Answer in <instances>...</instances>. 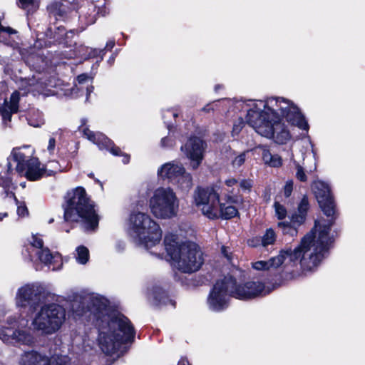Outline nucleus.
Wrapping results in <instances>:
<instances>
[{
	"label": "nucleus",
	"instance_id": "nucleus-64",
	"mask_svg": "<svg viewBox=\"0 0 365 365\" xmlns=\"http://www.w3.org/2000/svg\"><path fill=\"white\" fill-rule=\"evenodd\" d=\"M12 171H13L12 165H11V163L9 162L7 163V169H6V173H5V175L10 176V175L12 173Z\"/></svg>",
	"mask_w": 365,
	"mask_h": 365
},
{
	"label": "nucleus",
	"instance_id": "nucleus-7",
	"mask_svg": "<svg viewBox=\"0 0 365 365\" xmlns=\"http://www.w3.org/2000/svg\"><path fill=\"white\" fill-rule=\"evenodd\" d=\"M35 153L30 145L14 148L11 151L13 160L16 163V171L24 176L29 181L41 180L45 175L46 169L41 168V162L37 157H34Z\"/></svg>",
	"mask_w": 365,
	"mask_h": 365
},
{
	"label": "nucleus",
	"instance_id": "nucleus-32",
	"mask_svg": "<svg viewBox=\"0 0 365 365\" xmlns=\"http://www.w3.org/2000/svg\"><path fill=\"white\" fill-rule=\"evenodd\" d=\"M19 7L27 11L28 13H34L38 8L36 0H19Z\"/></svg>",
	"mask_w": 365,
	"mask_h": 365
},
{
	"label": "nucleus",
	"instance_id": "nucleus-62",
	"mask_svg": "<svg viewBox=\"0 0 365 365\" xmlns=\"http://www.w3.org/2000/svg\"><path fill=\"white\" fill-rule=\"evenodd\" d=\"M169 141H170V138L168 136L163 137L160 141L162 146H163V147L167 146Z\"/></svg>",
	"mask_w": 365,
	"mask_h": 365
},
{
	"label": "nucleus",
	"instance_id": "nucleus-55",
	"mask_svg": "<svg viewBox=\"0 0 365 365\" xmlns=\"http://www.w3.org/2000/svg\"><path fill=\"white\" fill-rule=\"evenodd\" d=\"M214 106L212 103H209L206 104L202 109L201 111L205 113H210L214 111Z\"/></svg>",
	"mask_w": 365,
	"mask_h": 365
},
{
	"label": "nucleus",
	"instance_id": "nucleus-57",
	"mask_svg": "<svg viewBox=\"0 0 365 365\" xmlns=\"http://www.w3.org/2000/svg\"><path fill=\"white\" fill-rule=\"evenodd\" d=\"M115 40H109L107 43H106V45L105 46V48H103L104 49V51H111L113 49V48L115 46Z\"/></svg>",
	"mask_w": 365,
	"mask_h": 365
},
{
	"label": "nucleus",
	"instance_id": "nucleus-42",
	"mask_svg": "<svg viewBox=\"0 0 365 365\" xmlns=\"http://www.w3.org/2000/svg\"><path fill=\"white\" fill-rule=\"evenodd\" d=\"M246 160V152H242L232 161V165L234 168L241 167L245 162Z\"/></svg>",
	"mask_w": 365,
	"mask_h": 365
},
{
	"label": "nucleus",
	"instance_id": "nucleus-28",
	"mask_svg": "<svg viewBox=\"0 0 365 365\" xmlns=\"http://www.w3.org/2000/svg\"><path fill=\"white\" fill-rule=\"evenodd\" d=\"M16 329L14 327H1L0 328V339L5 343H14Z\"/></svg>",
	"mask_w": 365,
	"mask_h": 365
},
{
	"label": "nucleus",
	"instance_id": "nucleus-31",
	"mask_svg": "<svg viewBox=\"0 0 365 365\" xmlns=\"http://www.w3.org/2000/svg\"><path fill=\"white\" fill-rule=\"evenodd\" d=\"M31 341V336L30 334L23 330H16L15 336H14V342L27 344Z\"/></svg>",
	"mask_w": 365,
	"mask_h": 365
},
{
	"label": "nucleus",
	"instance_id": "nucleus-61",
	"mask_svg": "<svg viewBox=\"0 0 365 365\" xmlns=\"http://www.w3.org/2000/svg\"><path fill=\"white\" fill-rule=\"evenodd\" d=\"M7 323L9 325V327H14L16 324L17 322L15 318L9 317L7 320Z\"/></svg>",
	"mask_w": 365,
	"mask_h": 365
},
{
	"label": "nucleus",
	"instance_id": "nucleus-58",
	"mask_svg": "<svg viewBox=\"0 0 365 365\" xmlns=\"http://www.w3.org/2000/svg\"><path fill=\"white\" fill-rule=\"evenodd\" d=\"M88 78V76L86 73H82L77 76V81L79 83H85Z\"/></svg>",
	"mask_w": 365,
	"mask_h": 365
},
{
	"label": "nucleus",
	"instance_id": "nucleus-20",
	"mask_svg": "<svg viewBox=\"0 0 365 365\" xmlns=\"http://www.w3.org/2000/svg\"><path fill=\"white\" fill-rule=\"evenodd\" d=\"M21 365H66V363L59 356L51 360L48 356L32 350L24 352L21 356Z\"/></svg>",
	"mask_w": 365,
	"mask_h": 365
},
{
	"label": "nucleus",
	"instance_id": "nucleus-49",
	"mask_svg": "<svg viewBox=\"0 0 365 365\" xmlns=\"http://www.w3.org/2000/svg\"><path fill=\"white\" fill-rule=\"evenodd\" d=\"M225 203L232 205V204H238L239 202H242L243 201L242 198H241L240 201L238 196L230 195H227L225 197Z\"/></svg>",
	"mask_w": 365,
	"mask_h": 365
},
{
	"label": "nucleus",
	"instance_id": "nucleus-9",
	"mask_svg": "<svg viewBox=\"0 0 365 365\" xmlns=\"http://www.w3.org/2000/svg\"><path fill=\"white\" fill-rule=\"evenodd\" d=\"M277 101L273 98H267L264 106V110H260L255 105L247 110L245 119L246 123L255 128L262 136H272L273 135L272 118L277 113L274 106Z\"/></svg>",
	"mask_w": 365,
	"mask_h": 365
},
{
	"label": "nucleus",
	"instance_id": "nucleus-10",
	"mask_svg": "<svg viewBox=\"0 0 365 365\" xmlns=\"http://www.w3.org/2000/svg\"><path fill=\"white\" fill-rule=\"evenodd\" d=\"M66 319V310L63 306L51 303L43 306L33 321L36 329L46 334L58 331Z\"/></svg>",
	"mask_w": 365,
	"mask_h": 365
},
{
	"label": "nucleus",
	"instance_id": "nucleus-37",
	"mask_svg": "<svg viewBox=\"0 0 365 365\" xmlns=\"http://www.w3.org/2000/svg\"><path fill=\"white\" fill-rule=\"evenodd\" d=\"M309 209V199H308V197L305 195L302 197V198L301 199V200L298 205L297 212L307 216Z\"/></svg>",
	"mask_w": 365,
	"mask_h": 365
},
{
	"label": "nucleus",
	"instance_id": "nucleus-29",
	"mask_svg": "<svg viewBox=\"0 0 365 365\" xmlns=\"http://www.w3.org/2000/svg\"><path fill=\"white\" fill-rule=\"evenodd\" d=\"M277 227L281 229L283 235H288L289 236H296L298 233V228L294 226L291 222H279Z\"/></svg>",
	"mask_w": 365,
	"mask_h": 365
},
{
	"label": "nucleus",
	"instance_id": "nucleus-63",
	"mask_svg": "<svg viewBox=\"0 0 365 365\" xmlns=\"http://www.w3.org/2000/svg\"><path fill=\"white\" fill-rule=\"evenodd\" d=\"M221 250H222V255H223L226 258H227V259H229L231 258V257L229 255V254H228V252H227V247H226L222 246V247Z\"/></svg>",
	"mask_w": 365,
	"mask_h": 365
},
{
	"label": "nucleus",
	"instance_id": "nucleus-45",
	"mask_svg": "<svg viewBox=\"0 0 365 365\" xmlns=\"http://www.w3.org/2000/svg\"><path fill=\"white\" fill-rule=\"evenodd\" d=\"M106 54L104 49L91 48L88 56L90 58H94L100 57L101 60H103V56Z\"/></svg>",
	"mask_w": 365,
	"mask_h": 365
},
{
	"label": "nucleus",
	"instance_id": "nucleus-33",
	"mask_svg": "<svg viewBox=\"0 0 365 365\" xmlns=\"http://www.w3.org/2000/svg\"><path fill=\"white\" fill-rule=\"evenodd\" d=\"M76 252H77V255H78V257H77L78 262L81 264H86L89 259L88 249L83 245H81L76 248Z\"/></svg>",
	"mask_w": 365,
	"mask_h": 365
},
{
	"label": "nucleus",
	"instance_id": "nucleus-48",
	"mask_svg": "<svg viewBox=\"0 0 365 365\" xmlns=\"http://www.w3.org/2000/svg\"><path fill=\"white\" fill-rule=\"evenodd\" d=\"M246 120L245 121L242 118H239L237 123H235L233 125L232 133L238 134L241 132L245 125Z\"/></svg>",
	"mask_w": 365,
	"mask_h": 365
},
{
	"label": "nucleus",
	"instance_id": "nucleus-1",
	"mask_svg": "<svg viewBox=\"0 0 365 365\" xmlns=\"http://www.w3.org/2000/svg\"><path fill=\"white\" fill-rule=\"evenodd\" d=\"M77 315L82 321L83 317L88 318L86 322L98 329V344L106 355L115 353L122 344L134 341L135 330L130 319L112 307L103 296L91 298L86 307Z\"/></svg>",
	"mask_w": 365,
	"mask_h": 365
},
{
	"label": "nucleus",
	"instance_id": "nucleus-18",
	"mask_svg": "<svg viewBox=\"0 0 365 365\" xmlns=\"http://www.w3.org/2000/svg\"><path fill=\"white\" fill-rule=\"evenodd\" d=\"M204 141L198 137H190L186 143L181 147L187 157L191 160V166L193 170L199 168L203 160Z\"/></svg>",
	"mask_w": 365,
	"mask_h": 365
},
{
	"label": "nucleus",
	"instance_id": "nucleus-52",
	"mask_svg": "<svg viewBox=\"0 0 365 365\" xmlns=\"http://www.w3.org/2000/svg\"><path fill=\"white\" fill-rule=\"evenodd\" d=\"M17 214L20 217H25L26 215H29V210L25 204H24L23 205L18 206Z\"/></svg>",
	"mask_w": 365,
	"mask_h": 365
},
{
	"label": "nucleus",
	"instance_id": "nucleus-11",
	"mask_svg": "<svg viewBox=\"0 0 365 365\" xmlns=\"http://www.w3.org/2000/svg\"><path fill=\"white\" fill-rule=\"evenodd\" d=\"M87 119L82 118L78 130L82 132L83 135L88 140L96 144L101 150L106 149L114 156H122V161L124 164H128L130 160L129 154L123 153L120 148L117 146L114 142L108 138L105 134L101 132H93L86 125Z\"/></svg>",
	"mask_w": 365,
	"mask_h": 365
},
{
	"label": "nucleus",
	"instance_id": "nucleus-3",
	"mask_svg": "<svg viewBox=\"0 0 365 365\" xmlns=\"http://www.w3.org/2000/svg\"><path fill=\"white\" fill-rule=\"evenodd\" d=\"M163 242L168 255L182 272L192 273L201 268L204 258L198 245L192 242L179 244L178 236L171 233L165 236Z\"/></svg>",
	"mask_w": 365,
	"mask_h": 365
},
{
	"label": "nucleus",
	"instance_id": "nucleus-54",
	"mask_svg": "<svg viewBox=\"0 0 365 365\" xmlns=\"http://www.w3.org/2000/svg\"><path fill=\"white\" fill-rule=\"evenodd\" d=\"M2 32H6L8 34L11 35V34H14L16 33V31L14 29H12L11 27H4L1 25V29H0V34L2 33Z\"/></svg>",
	"mask_w": 365,
	"mask_h": 365
},
{
	"label": "nucleus",
	"instance_id": "nucleus-59",
	"mask_svg": "<svg viewBox=\"0 0 365 365\" xmlns=\"http://www.w3.org/2000/svg\"><path fill=\"white\" fill-rule=\"evenodd\" d=\"M237 182H238L237 180L234 178L227 179L225 181V185L228 187H232L233 185H236Z\"/></svg>",
	"mask_w": 365,
	"mask_h": 365
},
{
	"label": "nucleus",
	"instance_id": "nucleus-47",
	"mask_svg": "<svg viewBox=\"0 0 365 365\" xmlns=\"http://www.w3.org/2000/svg\"><path fill=\"white\" fill-rule=\"evenodd\" d=\"M240 186L243 190L250 192L253 186V181L251 179H243L240 181Z\"/></svg>",
	"mask_w": 365,
	"mask_h": 365
},
{
	"label": "nucleus",
	"instance_id": "nucleus-51",
	"mask_svg": "<svg viewBox=\"0 0 365 365\" xmlns=\"http://www.w3.org/2000/svg\"><path fill=\"white\" fill-rule=\"evenodd\" d=\"M293 190V182L292 180L287 181L284 187V195L286 197H289Z\"/></svg>",
	"mask_w": 365,
	"mask_h": 365
},
{
	"label": "nucleus",
	"instance_id": "nucleus-50",
	"mask_svg": "<svg viewBox=\"0 0 365 365\" xmlns=\"http://www.w3.org/2000/svg\"><path fill=\"white\" fill-rule=\"evenodd\" d=\"M31 245L34 247L40 249V250L44 248L43 240L38 237L36 235H33V242H31Z\"/></svg>",
	"mask_w": 365,
	"mask_h": 365
},
{
	"label": "nucleus",
	"instance_id": "nucleus-2",
	"mask_svg": "<svg viewBox=\"0 0 365 365\" xmlns=\"http://www.w3.org/2000/svg\"><path fill=\"white\" fill-rule=\"evenodd\" d=\"M64 198L63 208L65 222H78L81 219L86 230L94 231L98 228L99 216L95 210L94 202L83 187L78 186L68 190Z\"/></svg>",
	"mask_w": 365,
	"mask_h": 365
},
{
	"label": "nucleus",
	"instance_id": "nucleus-39",
	"mask_svg": "<svg viewBox=\"0 0 365 365\" xmlns=\"http://www.w3.org/2000/svg\"><path fill=\"white\" fill-rule=\"evenodd\" d=\"M274 207L277 217L280 220H284L287 214V211L285 207L277 201L274 202Z\"/></svg>",
	"mask_w": 365,
	"mask_h": 365
},
{
	"label": "nucleus",
	"instance_id": "nucleus-43",
	"mask_svg": "<svg viewBox=\"0 0 365 365\" xmlns=\"http://www.w3.org/2000/svg\"><path fill=\"white\" fill-rule=\"evenodd\" d=\"M0 180L1 187L4 189L5 192H6L12 184V178L9 175H1L0 174Z\"/></svg>",
	"mask_w": 365,
	"mask_h": 365
},
{
	"label": "nucleus",
	"instance_id": "nucleus-12",
	"mask_svg": "<svg viewBox=\"0 0 365 365\" xmlns=\"http://www.w3.org/2000/svg\"><path fill=\"white\" fill-rule=\"evenodd\" d=\"M176 196L170 188L157 190L150 200V207L153 214L160 218H170L175 215V201Z\"/></svg>",
	"mask_w": 365,
	"mask_h": 365
},
{
	"label": "nucleus",
	"instance_id": "nucleus-16",
	"mask_svg": "<svg viewBox=\"0 0 365 365\" xmlns=\"http://www.w3.org/2000/svg\"><path fill=\"white\" fill-rule=\"evenodd\" d=\"M311 187L322 211L325 215H329L333 205H336L329 185L322 180H317L313 182Z\"/></svg>",
	"mask_w": 365,
	"mask_h": 365
},
{
	"label": "nucleus",
	"instance_id": "nucleus-17",
	"mask_svg": "<svg viewBox=\"0 0 365 365\" xmlns=\"http://www.w3.org/2000/svg\"><path fill=\"white\" fill-rule=\"evenodd\" d=\"M41 300V293L34 285L26 284L20 287L16 293V305L26 309L29 307L31 311L35 310Z\"/></svg>",
	"mask_w": 365,
	"mask_h": 365
},
{
	"label": "nucleus",
	"instance_id": "nucleus-14",
	"mask_svg": "<svg viewBox=\"0 0 365 365\" xmlns=\"http://www.w3.org/2000/svg\"><path fill=\"white\" fill-rule=\"evenodd\" d=\"M71 34V37L75 35V30L70 29L67 31L63 26H57L55 31L51 27H48L43 34L42 37L37 36L34 46L36 48L41 49L43 48L51 47L52 45L63 44L68 46L69 41L66 40V36Z\"/></svg>",
	"mask_w": 365,
	"mask_h": 365
},
{
	"label": "nucleus",
	"instance_id": "nucleus-23",
	"mask_svg": "<svg viewBox=\"0 0 365 365\" xmlns=\"http://www.w3.org/2000/svg\"><path fill=\"white\" fill-rule=\"evenodd\" d=\"M282 118H285L289 124L297 126L302 130H307L309 129V124L305 117L295 104L287 110L284 115L282 116Z\"/></svg>",
	"mask_w": 365,
	"mask_h": 365
},
{
	"label": "nucleus",
	"instance_id": "nucleus-44",
	"mask_svg": "<svg viewBox=\"0 0 365 365\" xmlns=\"http://www.w3.org/2000/svg\"><path fill=\"white\" fill-rule=\"evenodd\" d=\"M252 268L256 270H269L270 267L269 265L268 260H260L252 263Z\"/></svg>",
	"mask_w": 365,
	"mask_h": 365
},
{
	"label": "nucleus",
	"instance_id": "nucleus-26",
	"mask_svg": "<svg viewBox=\"0 0 365 365\" xmlns=\"http://www.w3.org/2000/svg\"><path fill=\"white\" fill-rule=\"evenodd\" d=\"M268 98H273L277 101V103L274 106V108L276 110L277 113H279V116L281 119L282 116L284 115L287 110L294 104L292 101L282 97H269Z\"/></svg>",
	"mask_w": 365,
	"mask_h": 365
},
{
	"label": "nucleus",
	"instance_id": "nucleus-8",
	"mask_svg": "<svg viewBox=\"0 0 365 365\" xmlns=\"http://www.w3.org/2000/svg\"><path fill=\"white\" fill-rule=\"evenodd\" d=\"M131 229L141 245L152 247L162 239L160 225L143 212H132L129 217Z\"/></svg>",
	"mask_w": 365,
	"mask_h": 365
},
{
	"label": "nucleus",
	"instance_id": "nucleus-19",
	"mask_svg": "<svg viewBox=\"0 0 365 365\" xmlns=\"http://www.w3.org/2000/svg\"><path fill=\"white\" fill-rule=\"evenodd\" d=\"M46 11L50 19L56 21H68L73 13L71 5L64 0H54L46 6Z\"/></svg>",
	"mask_w": 365,
	"mask_h": 365
},
{
	"label": "nucleus",
	"instance_id": "nucleus-41",
	"mask_svg": "<svg viewBox=\"0 0 365 365\" xmlns=\"http://www.w3.org/2000/svg\"><path fill=\"white\" fill-rule=\"evenodd\" d=\"M295 168L297 170L296 172V178L302 182H307V176L305 173V170L302 166H301L298 163H295Z\"/></svg>",
	"mask_w": 365,
	"mask_h": 365
},
{
	"label": "nucleus",
	"instance_id": "nucleus-15",
	"mask_svg": "<svg viewBox=\"0 0 365 365\" xmlns=\"http://www.w3.org/2000/svg\"><path fill=\"white\" fill-rule=\"evenodd\" d=\"M265 289V284L259 281H247L243 284H238L235 278V284L232 285L230 297L240 300H250L262 294Z\"/></svg>",
	"mask_w": 365,
	"mask_h": 365
},
{
	"label": "nucleus",
	"instance_id": "nucleus-36",
	"mask_svg": "<svg viewBox=\"0 0 365 365\" xmlns=\"http://www.w3.org/2000/svg\"><path fill=\"white\" fill-rule=\"evenodd\" d=\"M0 113L4 121H11L13 113H16L18 111H14L13 108L8 107V103L4 101V106L0 108Z\"/></svg>",
	"mask_w": 365,
	"mask_h": 365
},
{
	"label": "nucleus",
	"instance_id": "nucleus-46",
	"mask_svg": "<svg viewBox=\"0 0 365 365\" xmlns=\"http://www.w3.org/2000/svg\"><path fill=\"white\" fill-rule=\"evenodd\" d=\"M26 120L29 125L34 128L39 127L43 123V119L41 118L34 119L33 116L30 113L26 117Z\"/></svg>",
	"mask_w": 365,
	"mask_h": 365
},
{
	"label": "nucleus",
	"instance_id": "nucleus-30",
	"mask_svg": "<svg viewBox=\"0 0 365 365\" xmlns=\"http://www.w3.org/2000/svg\"><path fill=\"white\" fill-rule=\"evenodd\" d=\"M96 9L93 7L92 9H88V11L84 13L83 11H81V14L79 15V19L83 21H84L85 24L88 26L93 24L96 21Z\"/></svg>",
	"mask_w": 365,
	"mask_h": 365
},
{
	"label": "nucleus",
	"instance_id": "nucleus-25",
	"mask_svg": "<svg viewBox=\"0 0 365 365\" xmlns=\"http://www.w3.org/2000/svg\"><path fill=\"white\" fill-rule=\"evenodd\" d=\"M173 185H176L177 188L182 192L187 193L192 187V177L190 173L185 170V173L181 174Z\"/></svg>",
	"mask_w": 365,
	"mask_h": 365
},
{
	"label": "nucleus",
	"instance_id": "nucleus-13",
	"mask_svg": "<svg viewBox=\"0 0 365 365\" xmlns=\"http://www.w3.org/2000/svg\"><path fill=\"white\" fill-rule=\"evenodd\" d=\"M235 284V277L232 275L225 276L217 280L211 289L207 303L210 308L215 312H221L228 307L227 294L230 295L232 285Z\"/></svg>",
	"mask_w": 365,
	"mask_h": 365
},
{
	"label": "nucleus",
	"instance_id": "nucleus-35",
	"mask_svg": "<svg viewBox=\"0 0 365 365\" xmlns=\"http://www.w3.org/2000/svg\"><path fill=\"white\" fill-rule=\"evenodd\" d=\"M38 259L45 264H51L53 255L48 247H45L37 252Z\"/></svg>",
	"mask_w": 365,
	"mask_h": 365
},
{
	"label": "nucleus",
	"instance_id": "nucleus-5",
	"mask_svg": "<svg viewBox=\"0 0 365 365\" xmlns=\"http://www.w3.org/2000/svg\"><path fill=\"white\" fill-rule=\"evenodd\" d=\"M194 201L199 207L202 205V212L210 220H229L240 217L238 209L232 205L220 202V195L213 188H202L197 187L194 193Z\"/></svg>",
	"mask_w": 365,
	"mask_h": 365
},
{
	"label": "nucleus",
	"instance_id": "nucleus-40",
	"mask_svg": "<svg viewBox=\"0 0 365 365\" xmlns=\"http://www.w3.org/2000/svg\"><path fill=\"white\" fill-rule=\"evenodd\" d=\"M306 218V215L299 212H295L292 214L290 222L298 228V227L305 222Z\"/></svg>",
	"mask_w": 365,
	"mask_h": 365
},
{
	"label": "nucleus",
	"instance_id": "nucleus-6",
	"mask_svg": "<svg viewBox=\"0 0 365 365\" xmlns=\"http://www.w3.org/2000/svg\"><path fill=\"white\" fill-rule=\"evenodd\" d=\"M329 217L327 223L321 225L318 220H315L314 227L308 232L310 233L314 228V241L313 242L312 247H314L313 252L310 253L312 258L319 265L322 260L327 257L329 255V250L334 243V238L330 236L331 227L335 224L336 220L339 217V212L336 210V205H333L332 211L329 212Z\"/></svg>",
	"mask_w": 365,
	"mask_h": 365
},
{
	"label": "nucleus",
	"instance_id": "nucleus-60",
	"mask_svg": "<svg viewBox=\"0 0 365 365\" xmlns=\"http://www.w3.org/2000/svg\"><path fill=\"white\" fill-rule=\"evenodd\" d=\"M178 365H190L189 361L187 360V358L185 357H182L178 363Z\"/></svg>",
	"mask_w": 365,
	"mask_h": 365
},
{
	"label": "nucleus",
	"instance_id": "nucleus-4",
	"mask_svg": "<svg viewBox=\"0 0 365 365\" xmlns=\"http://www.w3.org/2000/svg\"><path fill=\"white\" fill-rule=\"evenodd\" d=\"M314 230L315 228L310 233H307L294 250L291 247L281 250L277 256L268 259L270 268H278L288 259L294 265L299 262L302 271H312L316 269L319 264L310 253L314 241Z\"/></svg>",
	"mask_w": 365,
	"mask_h": 365
},
{
	"label": "nucleus",
	"instance_id": "nucleus-24",
	"mask_svg": "<svg viewBox=\"0 0 365 365\" xmlns=\"http://www.w3.org/2000/svg\"><path fill=\"white\" fill-rule=\"evenodd\" d=\"M154 305L157 307H161L168 304L175 307V301L171 299L168 292L160 287H156L153 290Z\"/></svg>",
	"mask_w": 365,
	"mask_h": 365
},
{
	"label": "nucleus",
	"instance_id": "nucleus-53",
	"mask_svg": "<svg viewBox=\"0 0 365 365\" xmlns=\"http://www.w3.org/2000/svg\"><path fill=\"white\" fill-rule=\"evenodd\" d=\"M56 146V139L53 137H51L48 140V145L47 149L50 153H53Z\"/></svg>",
	"mask_w": 365,
	"mask_h": 365
},
{
	"label": "nucleus",
	"instance_id": "nucleus-21",
	"mask_svg": "<svg viewBox=\"0 0 365 365\" xmlns=\"http://www.w3.org/2000/svg\"><path fill=\"white\" fill-rule=\"evenodd\" d=\"M271 125H272L273 135L272 136L265 137L274 139V140L279 145L287 143V142L290 139L291 135L289 130L282 122V120L279 116V113H277L275 115H274V118H272Z\"/></svg>",
	"mask_w": 365,
	"mask_h": 365
},
{
	"label": "nucleus",
	"instance_id": "nucleus-27",
	"mask_svg": "<svg viewBox=\"0 0 365 365\" xmlns=\"http://www.w3.org/2000/svg\"><path fill=\"white\" fill-rule=\"evenodd\" d=\"M262 159L264 163L272 168H279L282 165V158L278 154H272L269 150H264Z\"/></svg>",
	"mask_w": 365,
	"mask_h": 365
},
{
	"label": "nucleus",
	"instance_id": "nucleus-22",
	"mask_svg": "<svg viewBox=\"0 0 365 365\" xmlns=\"http://www.w3.org/2000/svg\"><path fill=\"white\" fill-rule=\"evenodd\" d=\"M185 170V168L182 164L170 162L165 163L158 169V175L163 180H168L169 183L173 184Z\"/></svg>",
	"mask_w": 365,
	"mask_h": 365
},
{
	"label": "nucleus",
	"instance_id": "nucleus-38",
	"mask_svg": "<svg viewBox=\"0 0 365 365\" xmlns=\"http://www.w3.org/2000/svg\"><path fill=\"white\" fill-rule=\"evenodd\" d=\"M20 94L18 91H14L10 97V102L8 107L13 108L14 111H19Z\"/></svg>",
	"mask_w": 365,
	"mask_h": 365
},
{
	"label": "nucleus",
	"instance_id": "nucleus-56",
	"mask_svg": "<svg viewBox=\"0 0 365 365\" xmlns=\"http://www.w3.org/2000/svg\"><path fill=\"white\" fill-rule=\"evenodd\" d=\"M271 192L269 188H266L262 194V197L266 202L270 200Z\"/></svg>",
	"mask_w": 365,
	"mask_h": 365
},
{
	"label": "nucleus",
	"instance_id": "nucleus-34",
	"mask_svg": "<svg viewBox=\"0 0 365 365\" xmlns=\"http://www.w3.org/2000/svg\"><path fill=\"white\" fill-rule=\"evenodd\" d=\"M275 240L276 234L272 228L267 229L265 233L261 238L262 245L264 247L274 244Z\"/></svg>",
	"mask_w": 365,
	"mask_h": 365
}]
</instances>
